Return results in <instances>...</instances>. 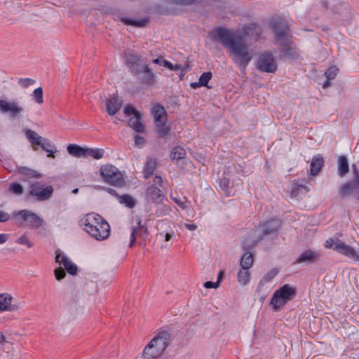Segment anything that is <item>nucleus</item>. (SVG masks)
I'll return each instance as SVG.
<instances>
[{
  "label": "nucleus",
  "instance_id": "obj_40",
  "mask_svg": "<svg viewBox=\"0 0 359 359\" xmlns=\"http://www.w3.org/2000/svg\"><path fill=\"white\" fill-rule=\"evenodd\" d=\"M8 192L19 196L23 193V187L19 183H12L8 189Z\"/></svg>",
  "mask_w": 359,
  "mask_h": 359
},
{
  "label": "nucleus",
  "instance_id": "obj_15",
  "mask_svg": "<svg viewBox=\"0 0 359 359\" xmlns=\"http://www.w3.org/2000/svg\"><path fill=\"white\" fill-rule=\"evenodd\" d=\"M112 17L116 20H119L123 22L125 25H133L135 27H144L146 25V24L148 22L147 19H141L139 20H133L130 19H128L124 16V13L123 11L119 10L114 11L111 13Z\"/></svg>",
  "mask_w": 359,
  "mask_h": 359
},
{
  "label": "nucleus",
  "instance_id": "obj_29",
  "mask_svg": "<svg viewBox=\"0 0 359 359\" xmlns=\"http://www.w3.org/2000/svg\"><path fill=\"white\" fill-rule=\"evenodd\" d=\"M257 68L265 72H269V53H264L259 56L257 64Z\"/></svg>",
  "mask_w": 359,
  "mask_h": 359
},
{
  "label": "nucleus",
  "instance_id": "obj_50",
  "mask_svg": "<svg viewBox=\"0 0 359 359\" xmlns=\"http://www.w3.org/2000/svg\"><path fill=\"white\" fill-rule=\"evenodd\" d=\"M123 111L126 116L133 114L134 116H135V114H140L137 111H136V109L130 105L126 106L124 107Z\"/></svg>",
  "mask_w": 359,
  "mask_h": 359
},
{
  "label": "nucleus",
  "instance_id": "obj_25",
  "mask_svg": "<svg viewBox=\"0 0 359 359\" xmlns=\"http://www.w3.org/2000/svg\"><path fill=\"white\" fill-rule=\"evenodd\" d=\"M68 153L76 158H86V148L81 147L79 145L71 144L67 146Z\"/></svg>",
  "mask_w": 359,
  "mask_h": 359
},
{
  "label": "nucleus",
  "instance_id": "obj_41",
  "mask_svg": "<svg viewBox=\"0 0 359 359\" xmlns=\"http://www.w3.org/2000/svg\"><path fill=\"white\" fill-rule=\"evenodd\" d=\"M338 71L339 69L336 66H332L325 71V76L328 80H333L336 77Z\"/></svg>",
  "mask_w": 359,
  "mask_h": 359
},
{
  "label": "nucleus",
  "instance_id": "obj_19",
  "mask_svg": "<svg viewBox=\"0 0 359 359\" xmlns=\"http://www.w3.org/2000/svg\"><path fill=\"white\" fill-rule=\"evenodd\" d=\"M123 100L118 95H114L106 101V111L109 116L115 115L121 108Z\"/></svg>",
  "mask_w": 359,
  "mask_h": 359
},
{
  "label": "nucleus",
  "instance_id": "obj_22",
  "mask_svg": "<svg viewBox=\"0 0 359 359\" xmlns=\"http://www.w3.org/2000/svg\"><path fill=\"white\" fill-rule=\"evenodd\" d=\"M324 165V158L321 154L316 155L313 157L310 165L311 175H317Z\"/></svg>",
  "mask_w": 359,
  "mask_h": 359
},
{
  "label": "nucleus",
  "instance_id": "obj_37",
  "mask_svg": "<svg viewBox=\"0 0 359 359\" xmlns=\"http://www.w3.org/2000/svg\"><path fill=\"white\" fill-rule=\"evenodd\" d=\"M104 151L102 149L86 148V158L92 156L95 159H100L103 157Z\"/></svg>",
  "mask_w": 359,
  "mask_h": 359
},
{
  "label": "nucleus",
  "instance_id": "obj_9",
  "mask_svg": "<svg viewBox=\"0 0 359 359\" xmlns=\"http://www.w3.org/2000/svg\"><path fill=\"white\" fill-rule=\"evenodd\" d=\"M53 193V188L52 186H45L39 182H34L29 187V194L39 201L48 200L52 196Z\"/></svg>",
  "mask_w": 359,
  "mask_h": 359
},
{
  "label": "nucleus",
  "instance_id": "obj_61",
  "mask_svg": "<svg viewBox=\"0 0 359 359\" xmlns=\"http://www.w3.org/2000/svg\"><path fill=\"white\" fill-rule=\"evenodd\" d=\"M336 242L332 238H330L326 241L325 247L326 248H332L334 249V247L335 246Z\"/></svg>",
  "mask_w": 359,
  "mask_h": 359
},
{
  "label": "nucleus",
  "instance_id": "obj_17",
  "mask_svg": "<svg viewBox=\"0 0 359 359\" xmlns=\"http://www.w3.org/2000/svg\"><path fill=\"white\" fill-rule=\"evenodd\" d=\"M320 257V253L317 251L307 250L302 252L297 258L294 264H311L316 262Z\"/></svg>",
  "mask_w": 359,
  "mask_h": 359
},
{
  "label": "nucleus",
  "instance_id": "obj_53",
  "mask_svg": "<svg viewBox=\"0 0 359 359\" xmlns=\"http://www.w3.org/2000/svg\"><path fill=\"white\" fill-rule=\"evenodd\" d=\"M170 3L177 5H189L194 2V0H168Z\"/></svg>",
  "mask_w": 359,
  "mask_h": 359
},
{
  "label": "nucleus",
  "instance_id": "obj_34",
  "mask_svg": "<svg viewBox=\"0 0 359 359\" xmlns=\"http://www.w3.org/2000/svg\"><path fill=\"white\" fill-rule=\"evenodd\" d=\"M358 189L357 187H355V183L351 182H346L343 184H341L340 187L339 193L341 195L342 197L349 196L353 194V191Z\"/></svg>",
  "mask_w": 359,
  "mask_h": 359
},
{
  "label": "nucleus",
  "instance_id": "obj_18",
  "mask_svg": "<svg viewBox=\"0 0 359 359\" xmlns=\"http://www.w3.org/2000/svg\"><path fill=\"white\" fill-rule=\"evenodd\" d=\"M147 236V227L142 225L141 221L137 222V226L132 227V232L130 235V242L129 246L131 248L133 246L135 241L137 238L144 240Z\"/></svg>",
  "mask_w": 359,
  "mask_h": 359
},
{
  "label": "nucleus",
  "instance_id": "obj_64",
  "mask_svg": "<svg viewBox=\"0 0 359 359\" xmlns=\"http://www.w3.org/2000/svg\"><path fill=\"white\" fill-rule=\"evenodd\" d=\"M184 226L189 231H194L197 228V226L194 224H185Z\"/></svg>",
  "mask_w": 359,
  "mask_h": 359
},
{
  "label": "nucleus",
  "instance_id": "obj_14",
  "mask_svg": "<svg viewBox=\"0 0 359 359\" xmlns=\"http://www.w3.org/2000/svg\"><path fill=\"white\" fill-rule=\"evenodd\" d=\"M55 262L62 265L68 273L71 275L76 274L78 271L77 266L68 257L59 250L56 251Z\"/></svg>",
  "mask_w": 359,
  "mask_h": 359
},
{
  "label": "nucleus",
  "instance_id": "obj_24",
  "mask_svg": "<svg viewBox=\"0 0 359 359\" xmlns=\"http://www.w3.org/2000/svg\"><path fill=\"white\" fill-rule=\"evenodd\" d=\"M157 160L156 158H147V161L144 165V177L148 179L151 176L156 168Z\"/></svg>",
  "mask_w": 359,
  "mask_h": 359
},
{
  "label": "nucleus",
  "instance_id": "obj_38",
  "mask_svg": "<svg viewBox=\"0 0 359 359\" xmlns=\"http://www.w3.org/2000/svg\"><path fill=\"white\" fill-rule=\"evenodd\" d=\"M12 297L8 294H2L0 295V311H7L11 302H12Z\"/></svg>",
  "mask_w": 359,
  "mask_h": 359
},
{
  "label": "nucleus",
  "instance_id": "obj_11",
  "mask_svg": "<svg viewBox=\"0 0 359 359\" xmlns=\"http://www.w3.org/2000/svg\"><path fill=\"white\" fill-rule=\"evenodd\" d=\"M138 74H134L139 83L142 85L152 86L156 82V76L152 69L145 63L138 69Z\"/></svg>",
  "mask_w": 359,
  "mask_h": 359
},
{
  "label": "nucleus",
  "instance_id": "obj_10",
  "mask_svg": "<svg viewBox=\"0 0 359 359\" xmlns=\"http://www.w3.org/2000/svg\"><path fill=\"white\" fill-rule=\"evenodd\" d=\"M280 52L279 59L298 60L300 57L298 48L292 39L276 45Z\"/></svg>",
  "mask_w": 359,
  "mask_h": 359
},
{
  "label": "nucleus",
  "instance_id": "obj_42",
  "mask_svg": "<svg viewBox=\"0 0 359 359\" xmlns=\"http://www.w3.org/2000/svg\"><path fill=\"white\" fill-rule=\"evenodd\" d=\"M33 96L36 103L42 104L43 102L42 88H36L33 92Z\"/></svg>",
  "mask_w": 359,
  "mask_h": 359
},
{
  "label": "nucleus",
  "instance_id": "obj_39",
  "mask_svg": "<svg viewBox=\"0 0 359 359\" xmlns=\"http://www.w3.org/2000/svg\"><path fill=\"white\" fill-rule=\"evenodd\" d=\"M282 225V220L280 218L271 219V238L273 235H277L278 231Z\"/></svg>",
  "mask_w": 359,
  "mask_h": 359
},
{
  "label": "nucleus",
  "instance_id": "obj_30",
  "mask_svg": "<svg viewBox=\"0 0 359 359\" xmlns=\"http://www.w3.org/2000/svg\"><path fill=\"white\" fill-rule=\"evenodd\" d=\"M25 136L32 145H41L43 137L35 131L28 129L25 131Z\"/></svg>",
  "mask_w": 359,
  "mask_h": 359
},
{
  "label": "nucleus",
  "instance_id": "obj_13",
  "mask_svg": "<svg viewBox=\"0 0 359 359\" xmlns=\"http://www.w3.org/2000/svg\"><path fill=\"white\" fill-rule=\"evenodd\" d=\"M334 250L355 262L359 261V251L339 240L336 241Z\"/></svg>",
  "mask_w": 359,
  "mask_h": 359
},
{
  "label": "nucleus",
  "instance_id": "obj_7",
  "mask_svg": "<svg viewBox=\"0 0 359 359\" xmlns=\"http://www.w3.org/2000/svg\"><path fill=\"white\" fill-rule=\"evenodd\" d=\"M11 217L19 222L20 226L31 229L39 228L44 222L43 219L36 213L27 209L14 211L12 212Z\"/></svg>",
  "mask_w": 359,
  "mask_h": 359
},
{
  "label": "nucleus",
  "instance_id": "obj_28",
  "mask_svg": "<svg viewBox=\"0 0 359 359\" xmlns=\"http://www.w3.org/2000/svg\"><path fill=\"white\" fill-rule=\"evenodd\" d=\"M156 133L160 137H164L169 134L170 127L167 124V121L155 122Z\"/></svg>",
  "mask_w": 359,
  "mask_h": 359
},
{
  "label": "nucleus",
  "instance_id": "obj_52",
  "mask_svg": "<svg viewBox=\"0 0 359 359\" xmlns=\"http://www.w3.org/2000/svg\"><path fill=\"white\" fill-rule=\"evenodd\" d=\"M172 199L183 210H185L187 208V206L186 205V203L184 201L185 198H174L172 197Z\"/></svg>",
  "mask_w": 359,
  "mask_h": 359
},
{
  "label": "nucleus",
  "instance_id": "obj_4",
  "mask_svg": "<svg viewBox=\"0 0 359 359\" xmlns=\"http://www.w3.org/2000/svg\"><path fill=\"white\" fill-rule=\"evenodd\" d=\"M170 341L169 332L165 330L158 332L144 348L142 353L143 357L150 359L160 356L169 345Z\"/></svg>",
  "mask_w": 359,
  "mask_h": 359
},
{
  "label": "nucleus",
  "instance_id": "obj_26",
  "mask_svg": "<svg viewBox=\"0 0 359 359\" xmlns=\"http://www.w3.org/2000/svg\"><path fill=\"white\" fill-rule=\"evenodd\" d=\"M140 114H135V116L128 120V126L137 133H142L144 130V125L141 123Z\"/></svg>",
  "mask_w": 359,
  "mask_h": 359
},
{
  "label": "nucleus",
  "instance_id": "obj_57",
  "mask_svg": "<svg viewBox=\"0 0 359 359\" xmlns=\"http://www.w3.org/2000/svg\"><path fill=\"white\" fill-rule=\"evenodd\" d=\"M10 218V215L8 212L3 210H0V222H7Z\"/></svg>",
  "mask_w": 359,
  "mask_h": 359
},
{
  "label": "nucleus",
  "instance_id": "obj_47",
  "mask_svg": "<svg viewBox=\"0 0 359 359\" xmlns=\"http://www.w3.org/2000/svg\"><path fill=\"white\" fill-rule=\"evenodd\" d=\"M18 83L22 88H27L28 86L33 85L35 83V81L32 79L25 78L20 79Z\"/></svg>",
  "mask_w": 359,
  "mask_h": 359
},
{
  "label": "nucleus",
  "instance_id": "obj_55",
  "mask_svg": "<svg viewBox=\"0 0 359 359\" xmlns=\"http://www.w3.org/2000/svg\"><path fill=\"white\" fill-rule=\"evenodd\" d=\"M278 68L277 63L276 62L275 57L271 53V73H274Z\"/></svg>",
  "mask_w": 359,
  "mask_h": 359
},
{
  "label": "nucleus",
  "instance_id": "obj_43",
  "mask_svg": "<svg viewBox=\"0 0 359 359\" xmlns=\"http://www.w3.org/2000/svg\"><path fill=\"white\" fill-rule=\"evenodd\" d=\"M171 211V208L168 205L160 206L156 211V215L157 217H162L168 215Z\"/></svg>",
  "mask_w": 359,
  "mask_h": 359
},
{
  "label": "nucleus",
  "instance_id": "obj_51",
  "mask_svg": "<svg viewBox=\"0 0 359 359\" xmlns=\"http://www.w3.org/2000/svg\"><path fill=\"white\" fill-rule=\"evenodd\" d=\"M163 67H165L170 70H175V71L179 70L182 68L180 65H174L171 62H170L167 60H165V62H163Z\"/></svg>",
  "mask_w": 359,
  "mask_h": 359
},
{
  "label": "nucleus",
  "instance_id": "obj_62",
  "mask_svg": "<svg viewBox=\"0 0 359 359\" xmlns=\"http://www.w3.org/2000/svg\"><path fill=\"white\" fill-rule=\"evenodd\" d=\"M8 235L6 233H0V245L5 243L8 239Z\"/></svg>",
  "mask_w": 359,
  "mask_h": 359
},
{
  "label": "nucleus",
  "instance_id": "obj_1",
  "mask_svg": "<svg viewBox=\"0 0 359 359\" xmlns=\"http://www.w3.org/2000/svg\"><path fill=\"white\" fill-rule=\"evenodd\" d=\"M214 36L227 50L229 57L238 67L245 69L252 60L253 51L241 34L219 27L215 30Z\"/></svg>",
  "mask_w": 359,
  "mask_h": 359
},
{
  "label": "nucleus",
  "instance_id": "obj_59",
  "mask_svg": "<svg viewBox=\"0 0 359 359\" xmlns=\"http://www.w3.org/2000/svg\"><path fill=\"white\" fill-rule=\"evenodd\" d=\"M104 190L107 191L110 195L116 197L117 199L120 197L121 195H119L114 189L111 188H104Z\"/></svg>",
  "mask_w": 359,
  "mask_h": 359
},
{
  "label": "nucleus",
  "instance_id": "obj_6",
  "mask_svg": "<svg viewBox=\"0 0 359 359\" xmlns=\"http://www.w3.org/2000/svg\"><path fill=\"white\" fill-rule=\"evenodd\" d=\"M296 294L297 291L294 287L285 284L275 291L271 299V306L277 311L285 304L294 299Z\"/></svg>",
  "mask_w": 359,
  "mask_h": 359
},
{
  "label": "nucleus",
  "instance_id": "obj_21",
  "mask_svg": "<svg viewBox=\"0 0 359 359\" xmlns=\"http://www.w3.org/2000/svg\"><path fill=\"white\" fill-rule=\"evenodd\" d=\"M269 273H266L259 283L257 288V296L260 301H264L269 294Z\"/></svg>",
  "mask_w": 359,
  "mask_h": 359
},
{
  "label": "nucleus",
  "instance_id": "obj_36",
  "mask_svg": "<svg viewBox=\"0 0 359 359\" xmlns=\"http://www.w3.org/2000/svg\"><path fill=\"white\" fill-rule=\"evenodd\" d=\"M118 200L120 203L129 208H133L136 205L135 200L128 194L121 195Z\"/></svg>",
  "mask_w": 359,
  "mask_h": 359
},
{
  "label": "nucleus",
  "instance_id": "obj_33",
  "mask_svg": "<svg viewBox=\"0 0 359 359\" xmlns=\"http://www.w3.org/2000/svg\"><path fill=\"white\" fill-rule=\"evenodd\" d=\"M187 152L184 148L177 146L172 150L170 153V158L177 161L183 160L186 158Z\"/></svg>",
  "mask_w": 359,
  "mask_h": 359
},
{
  "label": "nucleus",
  "instance_id": "obj_54",
  "mask_svg": "<svg viewBox=\"0 0 359 359\" xmlns=\"http://www.w3.org/2000/svg\"><path fill=\"white\" fill-rule=\"evenodd\" d=\"M135 142L137 146L143 147L145 144V140H144V137H142L138 135H136L135 136Z\"/></svg>",
  "mask_w": 359,
  "mask_h": 359
},
{
  "label": "nucleus",
  "instance_id": "obj_60",
  "mask_svg": "<svg viewBox=\"0 0 359 359\" xmlns=\"http://www.w3.org/2000/svg\"><path fill=\"white\" fill-rule=\"evenodd\" d=\"M20 308V304H12L11 302L10 306H8V308L7 309V311H18Z\"/></svg>",
  "mask_w": 359,
  "mask_h": 359
},
{
  "label": "nucleus",
  "instance_id": "obj_8",
  "mask_svg": "<svg viewBox=\"0 0 359 359\" xmlns=\"http://www.w3.org/2000/svg\"><path fill=\"white\" fill-rule=\"evenodd\" d=\"M100 172L105 182L118 187L125 184L123 174L115 166L111 164L103 165L101 166Z\"/></svg>",
  "mask_w": 359,
  "mask_h": 359
},
{
  "label": "nucleus",
  "instance_id": "obj_12",
  "mask_svg": "<svg viewBox=\"0 0 359 359\" xmlns=\"http://www.w3.org/2000/svg\"><path fill=\"white\" fill-rule=\"evenodd\" d=\"M22 111L23 108L18 102L0 100L1 113H8L11 118H15L20 116Z\"/></svg>",
  "mask_w": 359,
  "mask_h": 359
},
{
  "label": "nucleus",
  "instance_id": "obj_44",
  "mask_svg": "<svg viewBox=\"0 0 359 359\" xmlns=\"http://www.w3.org/2000/svg\"><path fill=\"white\" fill-rule=\"evenodd\" d=\"M212 73L210 72H204L199 78V81L203 86H207L209 81L212 78Z\"/></svg>",
  "mask_w": 359,
  "mask_h": 359
},
{
  "label": "nucleus",
  "instance_id": "obj_56",
  "mask_svg": "<svg viewBox=\"0 0 359 359\" xmlns=\"http://www.w3.org/2000/svg\"><path fill=\"white\" fill-rule=\"evenodd\" d=\"M219 285V282L217 281L215 283L212 281H207L205 283L204 286L205 287L210 289V288H217Z\"/></svg>",
  "mask_w": 359,
  "mask_h": 359
},
{
  "label": "nucleus",
  "instance_id": "obj_31",
  "mask_svg": "<svg viewBox=\"0 0 359 359\" xmlns=\"http://www.w3.org/2000/svg\"><path fill=\"white\" fill-rule=\"evenodd\" d=\"M238 282L242 285H246L250 280V269H244L241 268L237 274Z\"/></svg>",
  "mask_w": 359,
  "mask_h": 359
},
{
  "label": "nucleus",
  "instance_id": "obj_48",
  "mask_svg": "<svg viewBox=\"0 0 359 359\" xmlns=\"http://www.w3.org/2000/svg\"><path fill=\"white\" fill-rule=\"evenodd\" d=\"M174 231H171L170 232H160L157 234V236L159 238H164L165 241H169L174 236Z\"/></svg>",
  "mask_w": 359,
  "mask_h": 359
},
{
  "label": "nucleus",
  "instance_id": "obj_27",
  "mask_svg": "<svg viewBox=\"0 0 359 359\" xmlns=\"http://www.w3.org/2000/svg\"><path fill=\"white\" fill-rule=\"evenodd\" d=\"M338 164V175L343 177L346 175L349 171V165L348 159L345 156H340L337 160Z\"/></svg>",
  "mask_w": 359,
  "mask_h": 359
},
{
  "label": "nucleus",
  "instance_id": "obj_20",
  "mask_svg": "<svg viewBox=\"0 0 359 359\" xmlns=\"http://www.w3.org/2000/svg\"><path fill=\"white\" fill-rule=\"evenodd\" d=\"M146 196L147 200L155 203H161L165 199V196L162 191L154 185L150 186L147 188L146 191Z\"/></svg>",
  "mask_w": 359,
  "mask_h": 359
},
{
  "label": "nucleus",
  "instance_id": "obj_58",
  "mask_svg": "<svg viewBox=\"0 0 359 359\" xmlns=\"http://www.w3.org/2000/svg\"><path fill=\"white\" fill-rule=\"evenodd\" d=\"M351 182L355 183V187L359 189V171L356 169H354V177Z\"/></svg>",
  "mask_w": 359,
  "mask_h": 359
},
{
  "label": "nucleus",
  "instance_id": "obj_32",
  "mask_svg": "<svg viewBox=\"0 0 359 359\" xmlns=\"http://www.w3.org/2000/svg\"><path fill=\"white\" fill-rule=\"evenodd\" d=\"M42 142L41 144V147L48 153V156L51 158H55L54 154L57 151L56 147L54 144L51 143L50 141H49L47 139H42Z\"/></svg>",
  "mask_w": 359,
  "mask_h": 359
},
{
  "label": "nucleus",
  "instance_id": "obj_63",
  "mask_svg": "<svg viewBox=\"0 0 359 359\" xmlns=\"http://www.w3.org/2000/svg\"><path fill=\"white\" fill-rule=\"evenodd\" d=\"M154 182L160 187L163 185V180L160 176H156L154 180Z\"/></svg>",
  "mask_w": 359,
  "mask_h": 359
},
{
  "label": "nucleus",
  "instance_id": "obj_49",
  "mask_svg": "<svg viewBox=\"0 0 359 359\" xmlns=\"http://www.w3.org/2000/svg\"><path fill=\"white\" fill-rule=\"evenodd\" d=\"M54 273L55 276V278L57 280H60L66 276V273H65V270L63 269H62L61 267L55 269Z\"/></svg>",
  "mask_w": 359,
  "mask_h": 359
},
{
  "label": "nucleus",
  "instance_id": "obj_46",
  "mask_svg": "<svg viewBox=\"0 0 359 359\" xmlns=\"http://www.w3.org/2000/svg\"><path fill=\"white\" fill-rule=\"evenodd\" d=\"M17 243L20 245H27L28 248H32L33 245V244L29 240L27 236H26L25 234L18 238L17 240Z\"/></svg>",
  "mask_w": 359,
  "mask_h": 359
},
{
  "label": "nucleus",
  "instance_id": "obj_16",
  "mask_svg": "<svg viewBox=\"0 0 359 359\" xmlns=\"http://www.w3.org/2000/svg\"><path fill=\"white\" fill-rule=\"evenodd\" d=\"M126 60L132 74H138V69L146 63L138 55L129 52L126 54Z\"/></svg>",
  "mask_w": 359,
  "mask_h": 359
},
{
  "label": "nucleus",
  "instance_id": "obj_45",
  "mask_svg": "<svg viewBox=\"0 0 359 359\" xmlns=\"http://www.w3.org/2000/svg\"><path fill=\"white\" fill-rule=\"evenodd\" d=\"M230 180L229 178L223 177L219 182V187L225 192L226 196H229L230 192L228 190Z\"/></svg>",
  "mask_w": 359,
  "mask_h": 359
},
{
  "label": "nucleus",
  "instance_id": "obj_35",
  "mask_svg": "<svg viewBox=\"0 0 359 359\" xmlns=\"http://www.w3.org/2000/svg\"><path fill=\"white\" fill-rule=\"evenodd\" d=\"M18 171L20 174L29 177V178H40L41 174L37 171L28 168L27 167H20L18 168Z\"/></svg>",
  "mask_w": 359,
  "mask_h": 359
},
{
  "label": "nucleus",
  "instance_id": "obj_3",
  "mask_svg": "<svg viewBox=\"0 0 359 359\" xmlns=\"http://www.w3.org/2000/svg\"><path fill=\"white\" fill-rule=\"evenodd\" d=\"M80 223L88 234L98 241L107 239L109 236V224L98 214H87Z\"/></svg>",
  "mask_w": 359,
  "mask_h": 359
},
{
  "label": "nucleus",
  "instance_id": "obj_5",
  "mask_svg": "<svg viewBox=\"0 0 359 359\" xmlns=\"http://www.w3.org/2000/svg\"><path fill=\"white\" fill-rule=\"evenodd\" d=\"M271 27L273 33V43L279 44L292 39V34L287 21L280 16L271 18Z\"/></svg>",
  "mask_w": 359,
  "mask_h": 359
},
{
  "label": "nucleus",
  "instance_id": "obj_2",
  "mask_svg": "<svg viewBox=\"0 0 359 359\" xmlns=\"http://www.w3.org/2000/svg\"><path fill=\"white\" fill-rule=\"evenodd\" d=\"M269 233V224L266 221L249 232L245 238V243L243 250L245 252L240 261L241 268L250 269L254 262V257L249 249L254 247L264 236Z\"/></svg>",
  "mask_w": 359,
  "mask_h": 359
},
{
  "label": "nucleus",
  "instance_id": "obj_23",
  "mask_svg": "<svg viewBox=\"0 0 359 359\" xmlns=\"http://www.w3.org/2000/svg\"><path fill=\"white\" fill-rule=\"evenodd\" d=\"M151 114L154 121H167V113L165 108L160 104H155L151 108Z\"/></svg>",
  "mask_w": 359,
  "mask_h": 359
}]
</instances>
